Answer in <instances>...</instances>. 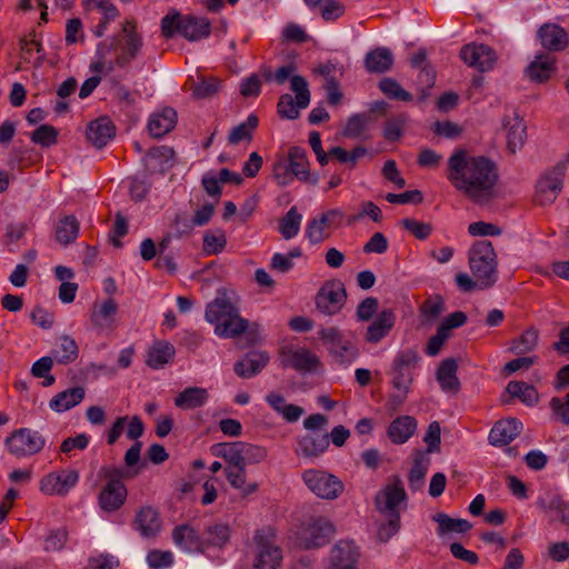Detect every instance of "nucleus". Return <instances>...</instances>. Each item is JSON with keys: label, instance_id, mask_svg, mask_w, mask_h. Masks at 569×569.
<instances>
[{"label": "nucleus", "instance_id": "1", "mask_svg": "<svg viewBox=\"0 0 569 569\" xmlns=\"http://www.w3.org/2000/svg\"><path fill=\"white\" fill-rule=\"evenodd\" d=\"M446 178L466 198L477 204H486L496 196L499 173L491 159L457 148L448 158Z\"/></svg>", "mask_w": 569, "mask_h": 569}, {"label": "nucleus", "instance_id": "2", "mask_svg": "<svg viewBox=\"0 0 569 569\" xmlns=\"http://www.w3.org/2000/svg\"><path fill=\"white\" fill-rule=\"evenodd\" d=\"M161 34L166 39H171L180 34L188 41H200L211 34V22L206 17H196L192 14L182 16L178 11L166 14L160 23Z\"/></svg>", "mask_w": 569, "mask_h": 569}, {"label": "nucleus", "instance_id": "3", "mask_svg": "<svg viewBox=\"0 0 569 569\" xmlns=\"http://www.w3.org/2000/svg\"><path fill=\"white\" fill-rule=\"evenodd\" d=\"M469 268L476 279H480V288L489 289L498 280V261L492 243L480 240L472 244L468 253Z\"/></svg>", "mask_w": 569, "mask_h": 569}, {"label": "nucleus", "instance_id": "4", "mask_svg": "<svg viewBox=\"0 0 569 569\" xmlns=\"http://www.w3.org/2000/svg\"><path fill=\"white\" fill-rule=\"evenodd\" d=\"M252 569H278L282 562V549L269 527L254 531L250 546Z\"/></svg>", "mask_w": 569, "mask_h": 569}, {"label": "nucleus", "instance_id": "5", "mask_svg": "<svg viewBox=\"0 0 569 569\" xmlns=\"http://www.w3.org/2000/svg\"><path fill=\"white\" fill-rule=\"evenodd\" d=\"M347 298V290L341 280H327L315 296L316 311L323 317H335L346 306Z\"/></svg>", "mask_w": 569, "mask_h": 569}, {"label": "nucleus", "instance_id": "6", "mask_svg": "<svg viewBox=\"0 0 569 569\" xmlns=\"http://www.w3.org/2000/svg\"><path fill=\"white\" fill-rule=\"evenodd\" d=\"M113 38L119 39V42L112 50H119L114 63L120 68H124L139 56L143 47V38L138 32L137 21L134 19H127L122 23L121 33Z\"/></svg>", "mask_w": 569, "mask_h": 569}, {"label": "nucleus", "instance_id": "7", "mask_svg": "<svg viewBox=\"0 0 569 569\" xmlns=\"http://www.w3.org/2000/svg\"><path fill=\"white\" fill-rule=\"evenodd\" d=\"M291 90L296 92L295 102L289 93H284L278 101V113L281 118L293 120L299 117V110L306 109L310 103V90L307 80L302 76L293 74L290 78Z\"/></svg>", "mask_w": 569, "mask_h": 569}, {"label": "nucleus", "instance_id": "8", "mask_svg": "<svg viewBox=\"0 0 569 569\" xmlns=\"http://www.w3.org/2000/svg\"><path fill=\"white\" fill-rule=\"evenodd\" d=\"M319 338L325 345L329 346L330 355L339 365L348 366L359 356L357 346L346 339L336 327L322 328L319 331Z\"/></svg>", "mask_w": 569, "mask_h": 569}, {"label": "nucleus", "instance_id": "9", "mask_svg": "<svg viewBox=\"0 0 569 569\" xmlns=\"http://www.w3.org/2000/svg\"><path fill=\"white\" fill-rule=\"evenodd\" d=\"M302 480L310 491L326 500L337 499L345 489L338 477L323 470H306L302 473Z\"/></svg>", "mask_w": 569, "mask_h": 569}, {"label": "nucleus", "instance_id": "10", "mask_svg": "<svg viewBox=\"0 0 569 569\" xmlns=\"http://www.w3.org/2000/svg\"><path fill=\"white\" fill-rule=\"evenodd\" d=\"M419 355L413 349L399 351L391 365V385L395 389H410L418 367Z\"/></svg>", "mask_w": 569, "mask_h": 569}, {"label": "nucleus", "instance_id": "11", "mask_svg": "<svg viewBox=\"0 0 569 569\" xmlns=\"http://www.w3.org/2000/svg\"><path fill=\"white\" fill-rule=\"evenodd\" d=\"M76 469H59L44 475L39 481V489L47 496L66 497L79 482Z\"/></svg>", "mask_w": 569, "mask_h": 569}, {"label": "nucleus", "instance_id": "12", "mask_svg": "<svg viewBox=\"0 0 569 569\" xmlns=\"http://www.w3.org/2000/svg\"><path fill=\"white\" fill-rule=\"evenodd\" d=\"M44 443L46 440L40 432L29 428L14 430L6 440L9 452L18 458L40 452Z\"/></svg>", "mask_w": 569, "mask_h": 569}, {"label": "nucleus", "instance_id": "13", "mask_svg": "<svg viewBox=\"0 0 569 569\" xmlns=\"http://www.w3.org/2000/svg\"><path fill=\"white\" fill-rule=\"evenodd\" d=\"M566 167L562 163L547 171L536 184V201L541 204L552 203L562 190Z\"/></svg>", "mask_w": 569, "mask_h": 569}, {"label": "nucleus", "instance_id": "14", "mask_svg": "<svg viewBox=\"0 0 569 569\" xmlns=\"http://www.w3.org/2000/svg\"><path fill=\"white\" fill-rule=\"evenodd\" d=\"M333 531V525L327 518H311L302 528L299 537L300 546L303 549L319 548L329 542Z\"/></svg>", "mask_w": 569, "mask_h": 569}, {"label": "nucleus", "instance_id": "15", "mask_svg": "<svg viewBox=\"0 0 569 569\" xmlns=\"http://www.w3.org/2000/svg\"><path fill=\"white\" fill-rule=\"evenodd\" d=\"M538 508L550 521L569 526V500L553 489H545L537 498Z\"/></svg>", "mask_w": 569, "mask_h": 569}, {"label": "nucleus", "instance_id": "16", "mask_svg": "<svg viewBox=\"0 0 569 569\" xmlns=\"http://www.w3.org/2000/svg\"><path fill=\"white\" fill-rule=\"evenodd\" d=\"M345 219V212L339 209H330L309 221L306 234L311 243L317 244L330 237L329 228H339Z\"/></svg>", "mask_w": 569, "mask_h": 569}, {"label": "nucleus", "instance_id": "17", "mask_svg": "<svg viewBox=\"0 0 569 569\" xmlns=\"http://www.w3.org/2000/svg\"><path fill=\"white\" fill-rule=\"evenodd\" d=\"M407 499L401 479L398 476L392 478L383 490L376 496V507L385 516L400 513L399 505Z\"/></svg>", "mask_w": 569, "mask_h": 569}, {"label": "nucleus", "instance_id": "18", "mask_svg": "<svg viewBox=\"0 0 569 569\" xmlns=\"http://www.w3.org/2000/svg\"><path fill=\"white\" fill-rule=\"evenodd\" d=\"M460 58L470 67L477 68L480 71H488L492 69L497 54L487 44H466L460 50Z\"/></svg>", "mask_w": 569, "mask_h": 569}, {"label": "nucleus", "instance_id": "19", "mask_svg": "<svg viewBox=\"0 0 569 569\" xmlns=\"http://www.w3.org/2000/svg\"><path fill=\"white\" fill-rule=\"evenodd\" d=\"M522 431V423L516 418L497 421L489 432V443L493 447L508 446Z\"/></svg>", "mask_w": 569, "mask_h": 569}, {"label": "nucleus", "instance_id": "20", "mask_svg": "<svg viewBox=\"0 0 569 569\" xmlns=\"http://www.w3.org/2000/svg\"><path fill=\"white\" fill-rule=\"evenodd\" d=\"M329 448L327 431L309 432L298 439L296 453L305 458H318Z\"/></svg>", "mask_w": 569, "mask_h": 569}, {"label": "nucleus", "instance_id": "21", "mask_svg": "<svg viewBox=\"0 0 569 569\" xmlns=\"http://www.w3.org/2000/svg\"><path fill=\"white\" fill-rule=\"evenodd\" d=\"M537 36L541 46L549 52L562 51L567 48L569 42L566 30L556 23L542 24Z\"/></svg>", "mask_w": 569, "mask_h": 569}, {"label": "nucleus", "instance_id": "22", "mask_svg": "<svg viewBox=\"0 0 569 569\" xmlns=\"http://www.w3.org/2000/svg\"><path fill=\"white\" fill-rule=\"evenodd\" d=\"M269 360L266 351H251L234 363L233 370L238 377L249 379L260 373Z\"/></svg>", "mask_w": 569, "mask_h": 569}, {"label": "nucleus", "instance_id": "23", "mask_svg": "<svg viewBox=\"0 0 569 569\" xmlns=\"http://www.w3.org/2000/svg\"><path fill=\"white\" fill-rule=\"evenodd\" d=\"M114 134L116 127L108 117H100L91 121L87 129L88 140L98 149L103 148Z\"/></svg>", "mask_w": 569, "mask_h": 569}, {"label": "nucleus", "instance_id": "24", "mask_svg": "<svg viewBox=\"0 0 569 569\" xmlns=\"http://www.w3.org/2000/svg\"><path fill=\"white\" fill-rule=\"evenodd\" d=\"M177 112L170 107L152 113L149 118L148 130L153 138H162L169 133L177 123Z\"/></svg>", "mask_w": 569, "mask_h": 569}, {"label": "nucleus", "instance_id": "25", "mask_svg": "<svg viewBox=\"0 0 569 569\" xmlns=\"http://www.w3.org/2000/svg\"><path fill=\"white\" fill-rule=\"evenodd\" d=\"M172 540L181 549L188 552L203 553L202 535L189 525H179L172 530Z\"/></svg>", "mask_w": 569, "mask_h": 569}, {"label": "nucleus", "instance_id": "26", "mask_svg": "<svg viewBox=\"0 0 569 569\" xmlns=\"http://www.w3.org/2000/svg\"><path fill=\"white\" fill-rule=\"evenodd\" d=\"M396 323V313L392 309L382 310L367 328L366 340L378 343L386 338Z\"/></svg>", "mask_w": 569, "mask_h": 569}, {"label": "nucleus", "instance_id": "27", "mask_svg": "<svg viewBox=\"0 0 569 569\" xmlns=\"http://www.w3.org/2000/svg\"><path fill=\"white\" fill-rule=\"evenodd\" d=\"M395 58L387 47H378L367 52L363 64L369 73H386L393 67Z\"/></svg>", "mask_w": 569, "mask_h": 569}, {"label": "nucleus", "instance_id": "28", "mask_svg": "<svg viewBox=\"0 0 569 569\" xmlns=\"http://www.w3.org/2000/svg\"><path fill=\"white\" fill-rule=\"evenodd\" d=\"M359 553L350 541H340L330 552L333 569H356Z\"/></svg>", "mask_w": 569, "mask_h": 569}, {"label": "nucleus", "instance_id": "29", "mask_svg": "<svg viewBox=\"0 0 569 569\" xmlns=\"http://www.w3.org/2000/svg\"><path fill=\"white\" fill-rule=\"evenodd\" d=\"M127 488L124 485L107 483L98 497V502L103 511L118 510L126 501Z\"/></svg>", "mask_w": 569, "mask_h": 569}, {"label": "nucleus", "instance_id": "30", "mask_svg": "<svg viewBox=\"0 0 569 569\" xmlns=\"http://www.w3.org/2000/svg\"><path fill=\"white\" fill-rule=\"evenodd\" d=\"M458 363L453 358L441 361L437 369L436 378L442 391L457 393L460 389V381L457 377Z\"/></svg>", "mask_w": 569, "mask_h": 569}, {"label": "nucleus", "instance_id": "31", "mask_svg": "<svg viewBox=\"0 0 569 569\" xmlns=\"http://www.w3.org/2000/svg\"><path fill=\"white\" fill-rule=\"evenodd\" d=\"M556 59L550 53H539L536 59L527 67L528 78L537 83L546 82L550 79L555 70Z\"/></svg>", "mask_w": 569, "mask_h": 569}, {"label": "nucleus", "instance_id": "32", "mask_svg": "<svg viewBox=\"0 0 569 569\" xmlns=\"http://www.w3.org/2000/svg\"><path fill=\"white\" fill-rule=\"evenodd\" d=\"M237 311H239L238 308L227 297H217L207 305L204 319L217 327L226 318L234 316Z\"/></svg>", "mask_w": 569, "mask_h": 569}, {"label": "nucleus", "instance_id": "33", "mask_svg": "<svg viewBox=\"0 0 569 569\" xmlns=\"http://www.w3.org/2000/svg\"><path fill=\"white\" fill-rule=\"evenodd\" d=\"M231 528L228 523L213 522L208 525L202 532L203 552L210 548H223L230 540Z\"/></svg>", "mask_w": 569, "mask_h": 569}, {"label": "nucleus", "instance_id": "34", "mask_svg": "<svg viewBox=\"0 0 569 569\" xmlns=\"http://www.w3.org/2000/svg\"><path fill=\"white\" fill-rule=\"evenodd\" d=\"M136 529L146 538L154 537L161 529L157 510L150 506L142 507L134 518Z\"/></svg>", "mask_w": 569, "mask_h": 569}, {"label": "nucleus", "instance_id": "35", "mask_svg": "<svg viewBox=\"0 0 569 569\" xmlns=\"http://www.w3.org/2000/svg\"><path fill=\"white\" fill-rule=\"evenodd\" d=\"M417 428V420L411 416H401L395 419L387 431L392 443L401 445L409 440Z\"/></svg>", "mask_w": 569, "mask_h": 569}, {"label": "nucleus", "instance_id": "36", "mask_svg": "<svg viewBox=\"0 0 569 569\" xmlns=\"http://www.w3.org/2000/svg\"><path fill=\"white\" fill-rule=\"evenodd\" d=\"M86 396L83 387H73L58 392L50 401L49 408L54 412H64L79 405Z\"/></svg>", "mask_w": 569, "mask_h": 569}, {"label": "nucleus", "instance_id": "37", "mask_svg": "<svg viewBox=\"0 0 569 569\" xmlns=\"http://www.w3.org/2000/svg\"><path fill=\"white\" fill-rule=\"evenodd\" d=\"M209 393L200 387H189L174 398V406L182 410H192L207 403Z\"/></svg>", "mask_w": 569, "mask_h": 569}, {"label": "nucleus", "instance_id": "38", "mask_svg": "<svg viewBox=\"0 0 569 569\" xmlns=\"http://www.w3.org/2000/svg\"><path fill=\"white\" fill-rule=\"evenodd\" d=\"M288 158L289 163L287 166L292 170L297 179L305 182L310 181L312 184L317 183V178L310 180L309 162L306 149L301 147H291L288 152Z\"/></svg>", "mask_w": 569, "mask_h": 569}, {"label": "nucleus", "instance_id": "39", "mask_svg": "<svg viewBox=\"0 0 569 569\" xmlns=\"http://www.w3.org/2000/svg\"><path fill=\"white\" fill-rule=\"evenodd\" d=\"M79 356V347L73 338L68 335L61 336L54 349L52 350V358L60 365H68L73 361Z\"/></svg>", "mask_w": 569, "mask_h": 569}, {"label": "nucleus", "instance_id": "40", "mask_svg": "<svg viewBox=\"0 0 569 569\" xmlns=\"http://www.w3.org/2000/svg\"><path fill=\"white\" fill-rule=\"evenodd\" d=\"M319 363L318 358L307 349L289 351L283 359V365L297 371H312Z\"/></svg>", "mask_w": 569, "mask_h": 569}, {"label": "nucleus", "instance_id": "41", "mask_svg": "<svg viewBox=\"0 0 569 569\" xmlns=\"http://www.w3.org/2000/svg\"><path fill=\"white\" fill-rule=\"evenodd\" d=\"M118 306L112 298L106 299L102 303H94L91 313V321L96 327L107 328L114 321Z\"/></svg>", "mask_w": 569, "mask_h": 569}, {"label": "nucleus", "instance_id": "42", "mask_svg": "<svg viewBox=\"0 0 569 569\" xmlns=\"http://www.w3.org/2000/svg\"><path fill=\"white\" fill-rule=\"evenodd\" d=\"M248 329V320L243 319L239 311L214 327V333L221 338L229 339L242 335Z\"/></svg>", "mask_w": 569, "mask_h": 569}, {"label": "nucleus", "instance_id": "43", "mask_svg": "<svg viewBox=\"0 0 569 569\" xmlns=\"http://www.w3.org/2000/svg\"><path fill=\"white\" fill-rule=\"evenodd\" d=\"M174 348L167 341H158L148 352L147 365L152 369H160L171 361Z\"/></svg>", "mask_w": 569, "mask_h": 569}, {"label": "nucleus", "instance_id": "44", "mask_svg": "<svg viewBox=\"0 0 569 569\" xmlns=\"http://www.w3.org/2000/svg\"><path fill=\"white\" fill-rule=\"evenodd\" d=\"M80 224L74 216H66L59 220L56 227V240L68 246L73 242L79 233Z\"/></svg>", "mask_w": 569, "mask_h": 569}, {"label": "nucleus", "instance_id": "45", "mask_svg": "<svg viewBox=\"0 0 569 569\" xmlns=\"http://www.w3.org/2000/svg\"><path fill=\"white\" fill-rule=\"evenodd\" d=\"M432 520L438 523V535L443 536L449 532H467L472 528V525L465 519H453L443 512H438L432 517Z\"/></svg>", "mask_w": 569, "mask_h": 569}, {"label": "nucleus", "instance_id": "46", "mask_svg": "<svg viewBox=\"0 0 569 569\" xmlns=\"http://www.w3.org/2000/svg\"><path fill=\"white\" fill-rule=\"evenodd\" d=\"M507 128V146L511 153H516L526 140V126L522 120L517 117L505 123Z\"/></svg>", "mask_w": 569, "mask_h": 569}, {"label": "nucleus", "instance_id": "47", "mask_svg": "<svg viewBox=\"0 0 569 569\" xmlns=\"http://www.w3.org/2000/svg\"><path fill=\"white\" fill-rule=\"evenodd\" d=\"M213 453L228 462L227 467L243 466L242 450L240 441L217 443L213 447Z\"/></svg>", "mask_w": 569, "mask_h": 569}, {"label": "nucleus", "instance_id": "48", "mask_svg": "<svg viewBox=\"0 0 569 569\" xmlns=\"http://www.w3.org/2000/svg\"><path fill=\"white\" fill-rule=\"evenodd\" d=\"M259 119L256 114L251 113L244 122L236 126L228 136L230 144H238L241 141H251L253 131L257 129Z\"/></svg>", "mask_w": 569, "mask_h": 569}, {"label": "nucleus", "instance_id": "49", "mask_svg": "<svg viewBox=\"0 0 569 569\" xmlns=\"http://www.w3.org/2000/svg\"><path fill=\"white\" fill-rule=\"evenodd\" d=\"M224 472L230 486L242 490L244 496L251 495L258 489V485L254 482L246 483V466L226 467Z\"/></svg>", "mask_w": 569, "mask_h": 569}, {"label": "nucleus", "instance_id": "50", "mask_svg": "<svg viewBox=\"0 0 569 569\" xmlns=\"http://www.w3.org/2000/svg\"><path fill=\"white\" fill-rule=\"evenodd\" d=\"M506 390L512 398L520 399L527 406H533L539 399L537 390L523 381H510Z\"/></svg>", "mask_w": 569, "mask_h": 569}, {"label": "nucleus", "instance_id": "51", "mask_svg": "<svg viewBox=\"0 0 569 569\" xmlns=\"http://www.w3.org/2000/svg\"><path fill=\"white\" fill-rule=\"evenodd\" d=\"M302 216L296 207H291L289 211L279 221V231L281 236L289 240L296 237L300 230Z\"/></svg>", "mask_w": 569, "mask_h": 569}, {"label": "nucleus", "instance_id": "52", "mask_svg": "<svg viewBox=\"0 0 569 569\" xmlns=\"http://www.w3.org/2000/svg\"><path fill=\"white\" fill-rule=\"evenodd\" d=\"M445 310V300L439 295L428 297L419 308L420 316L426 322L436 321Z\"/></svg>", "mask_w": 569, "mask_h": 569}, {"label": "nucleus", "instance_id": "53", "mask_svg": "<svg viewBox=\"0 0 569 569\" xmlns=\"http://www.w3.org/2000/svg\"><path fill=\"white\" fill-rule=\"evenodd\" d=\"M371 121L370 113H355L348 120L342 130L346 138L357 139L363 134Z\"/></svg>", "mask_w": 569, "mask_h": 569}, {"label": "nucleus", "instance_id": "54", "mask_svg": "<svg viewBox=\"0 0 569 569\" xmlns=\"http://www.w3.org/2000/svg\"><path fill=\"white\" fill-rule=\"evenodd\" d=\"M379 89L383 94H386L389 99L410 102L412 101V96L410 92L405 90L400 83L393 78H382L378 84Z\"/></svg>", "mask_w": 569, "mask_h": 569}, {"label": "nucleus", "instance_id": "55", "mask_svg": "<svg viewBox=\"0 0 569 569\" xmlns=\"http://www.w3.org/2000/svg\"><path fill=\"white\" fill-rule=\"evenodd\" d=\"M537 345L538 331L533 328H529L511 342L510 351L516 355H526L535 350Z\"/></svg>", "mask_w": 569, "mask_h": 569}, {"label": "nucleus", "instance_id": "56", "mask_svg": "<svg viewBox=\"0 0 569 569\" xmlns=\"http://www.w3.org/2000/svg\"><path fill=\"white\" fill-rule=\"evenodd\" d=\"M427 470L428 461H425L422 457L416 458L408 477L409 487L412 491H418L423 487Z\"/></svg>", "mask_w": 569, "mask_h": 569}, {"label": "nucleus", "instance_id": "57", "mask_svg": "<svg viewBox=\"0 0 569 569\" xmlns=\"http://www.w3.org/2000/svg\"><path fill=\"white\" fill-rule=\"evenodd\" d=\"M408 121V116L400 113L389 118L385 124L383 137L388 141H397L402 136L403 128Z\"/></svg>", "mask_w": 569, "mask_h": 569}, {"label": "nucleus", "instance_id": "58", "mask_svg": "<svg viewBox=\"0 0 569 569\" xmlns=\"http://www.w3.org/2000/svg\"><path fill=\"white\" fill-rule=\"evenodd\" d=\"M227 244V237L222 230L207 232L203 236V251L207 254H217L221 252Z\"/></svg>", "mask_w": 569, "mask_h": 569}, {"label": "nucleus", "instance_id": "59", "mask_svg": "<svg viewBox=\"0 0 569 569\" xmlns=\"http://www.w3.org/2000/svg\"><path fill=\"white\" fill-rule=\"evenodd\" d=\"M58 131L50 124H41L31 134V140L41 147H51L57 143Z\"/></svg>", "mask_w": 569, "mask_h": 569}, {"label": "nucleus", "instance_id": "60", "mask_svg": "<svg viewBox=\"0 0 569 569\" xmlns=\"http://www.w3.org/2000/svg\"><path fill=\"white\" fill-rule=\"evenodd\" d=\"M147 158L154 162L152 168H163L164 166H172L173 150L169 147L161 146L149 149Z\"/></svg>", "mask_w": 569, "mask_h": 569}, {"label": "nucleus", "instance_id": "61", "mask_svg": "<svg viewBox=\"0 0 569 569\" xmlns=\"http://www.w3.org/2000/svg\"><path fill=\"white\" fill-rule=\"evenodd\" d=\"M401 224L408 232L419 240H426L429 238L433 230L431 223L418 221L411 218L403 219Z\"/></svg>", "mask_w": 569, "mask_h": 569}, {"label": "nucleus", "instance_id": "62", "mask_svg": "<svg viewBox=\"0 0 569 569\" xmlns=\"http://www.w3.org/2000/svg\"><path fill=\"white\" fill-rule=\"evenodd\" d=\"M436 71L432 66L425 64L418 74L417 84L421 91V100H425L428 96V90L435 86Z\"/></svg>", "mask_w": 569, "mask_h": 569}, {"label": "nucleus", "instance_id": "63", "mask_svg": "<svg viewBox=\"0 0 569 569\" xmlns=\"http://www.w3.org/2000/svg\"><path fill=\"white\" fill-rule=\"evenodd\" d=\"M147 562L152 569L168 568L173 563V555L171 551L166 550H151L147 556Z\"/></svg>", "mask_w": 569, "mask_h": 569}, {"label": "nucleus", "instance_id": "64", "mask_svg": "<svg viewBox=\"0 0 569 569\" xmlns=\"http://www.w3.org/2000/svg\"><path fill=\"white\" fill-rule=\"evenodd\" d=\"M240 448L242 450L243 466L259 463L267 457V451L263 447L240 441Z\"/></svg>", "mask_w": 569, "mask_h": 569}]
</instances>
